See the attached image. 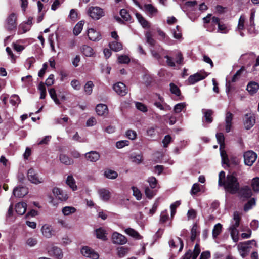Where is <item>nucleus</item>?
I'll list each match as a JSON object with an SVG mask.
<instances>
[{
	"label": "nucleus",
	"mask_w": 259,
	"mask_h": 259,
	"mask_svg": "<svg viewBox=\"0 0 259 259\" xmlns=\"http://www.w3.org/2000/svg\"><path fill=\"white\" fill-rule=\"evenodd\" d=\"M128 252V249L125 247H119L117 249V254L119 257H123Z\"/></svg>",
	"instance_id": "obj_54"
},
{
	"label": "nucleus",
	"mask_w": 259,
	"mask_h": 259,
	"mask_svg": "<svg viewBox=\"0 0 259 259\" xmlns=\"http://www.w3.org/2000/svg\"><path fill=\"white\" fill-rule=\"evenodd\" d=\"M171 32L172 33L173 37L175 38L179 39L182 38V33L178 25H177L175 29L171 30Z\"/></svg>",
	"instance_id": "obj_53"
},
{
	"label": "nucleus",
	"mask_w": 259,
	"mask_h": 259,
	"mask_svg": "<svg viewBox=\"0 0 259 259\" xmlns=\"http://www.w3.org/2000/svg\"><path fill=\"white\" fill-rule=\"evenodd\" d=\"M252 187L254 191H259V178H254L252 180Z\"/></svg>",
	"instance_id": "obj_64"
},
{
	"label": "nucleus",
	"mask_w": 259,
	"mask_h": 259,
	"mask_svg": "<svg viewBox=\"0 0 259 259\" xmlns=\"http://www.w3.org/2000/svg\"><path fill=\"white\" fill-rule=\"evenodd\" d=\"M81 51L87 57H92L94 55L93 49L90 46L83 45L81 48Z\"/></svg>",
	"instance_id": "obj_35"
},
{
	"label": "nucleus",
	"mask_w": 259,
	"mask_h": 259,
	"mask_svg": "<svg viewBox=\"0 0 259 259\" xmlns=\"http://www.w3.org/2000/svg\"><path fill=\"white\" fill-rule=\"evenodd\" d=\"M83 24V21H80L75 25L73 29V33L75 35H78L81 32L82 30Z\"/></svg>",
	"instance_id": "obj_48"
},
{
	"label": "nucleus",
	"mask_w": 259,
	"mask_h": 259,
	"mask_svg": "<svg viewBox=\"0 0 259 259\" xmlns=\"http://www.w3.org/2000/svg\"><path fill=\"white\" fill-rule=\"evenodd\" d=\"M256 55L252 52L248 53L241 56V60L247 63L253 62L255 59Z\"/></svg>",
	"instance_id": "obj_26"
},
{
	"label": "nucleus",
	"mask_w": 259,
	"mask_h": 259,
	"mask_svg": "<svg viewBox=\"0 0 259 259\" xmlns=\"http://www.w3.org/2000/svg\"><path fill=\"white\" fill-rule=\"evenodd\" d=\"M41 233L42 235L47 238H51L53 235L52 227L47 224H45L41 228Z\"/></svg>",
	"instance_id": "obj_24"
},
{
	"label": "nucleus",
	"mask_w": 259,
	"mask_h": 259,
	"mask_svg": "<svg viewBox=\"0 0 259 259\" xmlns=\"http://www.w3.org/2000/svg\"><path fill=\"white\" fill-rule=\"evenodd\" d=\"M245 20L246 17L244 15H242L240 17L236 31H242L244 29Z\"/></svg>",
	"instance_id": "obj_40"
},
{
	"label": "nucleus",
	"mask_w": 259,
	"mask_h": 259,
	"mask_svg": "<svg viewBox=\"0 0 259 259\" xmlns=\"http://www.w3.org/2000/svg\"><path fill=\"white\" fill-rule=\"evenodd\" d=\"M11 104L13 106H16L19 104L20 102L19 97L17 95H13L11 96L10 99Z\"/></svg>",
	"instance_id": "obj_59"
},
{
	"label": "nucleus",
	"mask_w": 259,
	"mask_h": 259,
	"mask_svg": "<svg viewBox=\"0 0 259 259\" xmlns=\"http://www.w3.org/2000/svg\"><path fill=\"white\" fill-rule=\"evenodd\" d=\"M125 232L128 235H130L133 237H134L136 239H141V237L140 235V234L136 230H135L134 229H133L132 228H129L125 229Z\"/></svg>",
	"instance_id": "obj_45"
},
{
	"label": "nucleus",
	"mask_w": 259,
	"mask_h": 259,
	"mask_svg": "<svg viewBox=\"0 0 259 259\" xmlns=\"http://www.w3.org/2000/svg\"><path fill=\"white\" fill-rule=\"evenodd\" d=\"M27 177L28 180L32 183L37 184L43 182L41 178H39L38 174L33 168H30L28 170Z\"/></svg>",
	"instance_id": "obj_10"
},
{
	"label": "nucleus",
	"mask_w": 259,
	"mask_h": 259,
	"mask_svg": "<svg viewBox=\"0 0 259 259\" xmlns=\"http://www.w3.org/2000/svg\"><path fill=\"white\" fill-rule=\"evenodd\" d=\"M100 154L98 152L91 151L85 154L86 159L91 162H96L100 158Z\"/></svg>",
	"instance_id": "obj_23"
},
{
	"label": "nucleus",
	"mask_w": 259,
	"mask_h": 259,
	"mask_svg": "<svg viewBox=\"0 0 259 259\" xmlns=\"http://www.w3.org/2000/svg\"><path fill=\"white\" fill-rule=\"evenodd\" d=\"M222 164L224 168L236 166L240 163V160L234 156H231L229 158L226 151H222L220 153Z\"/></svg>",
	"instance_id": "obj_2"
},
{
	"label": "nucleus",
	"mask_w": 259,
	"mask_h": 259,
	"mask_svg": "<svg viewBox=\"0 0 259 259\" xmlns=\"http://www.w3.org/2000/svg\"><path fill=\"white\" fill-rule=\"evenodd\" d=\"M87 14L93 19L97 20L104 16V10L99 7L91 6L87 9Z\"/></svg>",
	"instance_id": "obj_4"
},
{
	"label": "nucleus",
	"mask_w": 259,
	"mask_h": 259,
	"mask_svg": "<svg viewBox=\"0 0 259 259\" xmlns=\"http://www.w3.org/2000/svg\"><path fill=\"white\" fill-rule=\"evenodd\" d=\"M143 10L150 17H153L156 16L158 12L157 9L151 4H145L144 6Z\"/></svg>",
	"instance_id": "obj_16"
},
{
	"label": "nucleus",
	"mask_w": 259,
	"mask_h": 259,
	"mask_svg": "<svg viewBox=\"0 0 259 259\" xmlns=\"http://www.w3.org/2000/svg\"><path fill=\"white\" fill-rule=\"evenodd\" d=\"M96 111L99 116H106L108 113V109L105 104H99L96 106Z\"/></svg>",
	"instance_id": "obj_21"
},
{
	"label": "nucleus",
	"mask_w": 259,
	"mask_h": 259,
	"mask_svg": "<svg viewBox=\"0 0 259 259\" xmlns=\"http://www.w3.org/2000/svg\"><path fill=\"white\" fill-rule=\"evenodd\" d=\"M200 252V246L198 244H196L195 246L194 249L193 251L190 250L183 257L182 259H196Z\"/></svg>",
	"instance_id": "obj_12"
},
{
	"label": "nucleus",
	"mask_w": 259,
	"mask_h": 259,
	"mask_svg": "<svg viewBox=\"0 0 259 259\" xmlns=\"http://www.w3.org/2000/svg\"><path fill=\"white\" fill-rule=\"evenodd\" d=\"M170 90L172 94L176 95L177 96L180 95L181 92L179 88L174 83H171L170 84Z\"/></svg>",
	"instance_id": "obj_56"
},
{
	"label": "nucleus",
	"mask_w": 259,
	"mask_h": 259,
	"mask_svg": "<svg viewBox=\"0 0 259 259\" xmlns=\"http://www.w3.org/2000/svg\"><path fill=\"white\" fill-rule=\"evenodd\" d=\"M96 237L100 239L105 241L107 239L106 231L103 228H99L96 230Z\"/></svg>",
	"instance_id": "obj_37"
},
{
	"label": "nucleus",
	"mask_w": 259,
	"mask_h": 259,
	"mask_svg": "<svg viewBox=\"0 0 259 259\" xmlns=\"http://www.w3.org/2000/svg\"><path fill=\"white\" fill-rule=\"evenodd\" d=\"M225 190L231 194H235L239 190V184L237 178L233 175H228L223 185Z\"/></svg>",
	"instance_id": "obj_1"
},
{
	"label": "nucleus",
	"mask_w": 259,
	"mask_h": 259,
	"mask_svg": "<svg viewBox=\"0 0 259 259\" xmlns=\"http://www.w3.org/2000/svg\"><path fill=\"white\" fill-rule=\"evenodd\" d=\"M187 104L185 102L178 103L174 107V112L175 113H179L186 107Z\"/></svg>",
	"instance_id": "obj_47"
},
{
	"label": "nucleus",
	"mask_w": 259,
	"mask_h": 259,
	"mask_svg": "<svg viewBox=\"0 0 259 259\" xmlns=\"http://www.w3.org/2000/svg\"><path fill=\"white\" fill-rule=\"evenodd\" d=\"M28 189L25 187L15 188L13 190V195L16 197H22L28 193Z\"/></svg>",
	"instance_id": "obj_22"
},
{
	"label": "nucleus",
	"mask_w": 259,
	"mask_h": 259,
	"mask_svg": "<svg viewBox=\"0 0 259 259\" xmlns=\"http://www.w3.org/2000/svg\"><path fill=\"white\" fill-rule=\"evenodd\" d=\"M13 49L19 54L25 49V46L20 45L18 42H14L12 44Z\"/></svg>",
	"instance_id": "obj_61"
},
{
	"label": "nucleus",
	"mask_w": 259,
	"mask_h": 259,
	"mask_svg": "<svg viewBox=\"0 0 259 259\" xmlns=\"http://www.w3.org/2000/svg\"><path fill=\"white\" fill-rule=\"evenodd\" d=\"M258 89L259 84L255 82H250L247 86V91L251 95L256 93Z\"/></svg>",
	"instance_id": "obj_31"
},
{
	"label": "nucleus",
	"mask_w": 259,
	"mask_h": 259,
	"mask_svg": "<svg viewBox=\"0 0 259 259\" xmlns=\"http://www.w3.org/2000/svg\"><path fill=\"white\" fill-rule=\"evenodd\" d=\"M211 20V24L213 26L208 27L207 30L210 32H213L215 30V25H217L218 26L221 22L220 19L216 17H213Z\"/></svg>",
	"instance_id": "obj_46"
},
{
	"label": "nucleus",
	"mask_w": 259,
	"mask_h": 259,
	"mask_svg": "<svg viewBox=\"0 0 259 259\" xmlns=\"http://www.w3.org/2000/svg\"><path fill=\"white\" fill-rule=\"evenodd\" d=\"M231 237L234 242H237L239 240V231L237 229L229 228Z\"/></svg>",
	"instance_id": "obj_50"
},
{
	"label": "nucleus",
	"mask_w": 259,
	"mask_h": 259,
	"mask_svg": "<svg viewBox=\"0 0 259 259\" xmlns=\"http://www.w3.org/2000/svg\"><path fill=\"white\" fill-rule=\"evenodd\" d=\"M133 195L138 200H141L142 198V194L140 191L135 187H132Z\"/></svg>",
	"instance_id": "obj_63"
},
{
	"label": "nucleus",
	"mask_w": 259,
	"mask_h": 259,
	"mask_svg": "<svg viewBox=\"0 0 259 259\" xmlns=\"http://www.w3.org/2000/svg\"><path fill=\"white\" fill-rule=\"evenodd\" d=\"M59 159L62 163L66 165H71L74 163L73 159L65 154H60Z\"/></svg>",
	"instance_id": "obj_38"
},
{
	"label": "nucleus",
	"mask_w": 259,
	"mask_h": 259,
	"mask_svg": "<svg viewBox=\"0 0 259 259\" xmlns=\"http://www.w3.org/2000/svg\"><path fill=\"white\" fill-rule=\"evenodd\" d=\"M94 84L91 81H88L84 85V90L85 93L88 95H90L92 93Z\"/></svg>",
	"instance_id": "obj_52"
},
{
	"label": "nucleus",
	"mask_w": 259,
	"mask_h": 259,
	"mask_svg": "<svg viewBox=\"0 0 259 259\" xmlns=\"http://www.w3.org/2000/svg\"><path fill=\"white\" fill-rule=\"evenodd\" d=\"M256 245L254 240H248L243 242H240L237 245L238 251L242 258L246 257L250 252L251 248L250 245Z\"/></svg>",
	"instance_id": "obj_3"
},
{
	"label": "nucleus",
	"mask_w": 259,
	"mask_h": 259,
	"mask_svg": "<svg viewBox=\"0 0 259 259\" xmlns=\"http://www.w3.org/2000/svg\"><path fill=\"white\" fill-rule=\"evenodd\" d=\"M52 192L56 198L60 201H66L68 196L67 193L58 188H54Z\"/></svg>",
	"instance_id": "obj_15"
},
{
	"label": "nucleus",
	"mask_w": 259,
	"mask_h": 259,
	"mask_svg": "<svg viewBox=\"0 0 259 259\" xmlns=\"http://www.w3.org/2000/svg\"><path fill=\"white\" fill-rule=\"evenodd\" d=\"M169 244L171 248H177L179 247V251H181L183 248V243L182 239L177 237L175 239H172L169 241Z\"/></svg>",
	"instance_id": "obj_19"
},
{
	"label": "nucleus",
	"mask_w": 259,
	"mask_h": 259,
	"mask_svg": "<svg viewBox=\"0 0 259 259\" xmlns=\"http://www.w3.org/2000/svg\"><path fill=\"white\" fill-rule=\"evenodd\" d=\"M66 184L70 187L73 191L77 190V186L75 184V180L72 176H68L66 180Z\"/></svg>",
	"instance_id": "obj_41"
},
{
	"label": "nucleus",
	"mask_w": 259,
	"mask_h": 259,
	"mask_svg": "<svg viewBox=\"0 0 259 259\" xmlns=\"http://www.w3.org/2000/svg\"><path fill=\"white\" fill-rule=\"evenodd\" d=\"M88 36L92 41H99L101 38L100 32L93 28L88 29Z\"/></svg>",
	"instance_id": "obj_18"
},
{
	"label": "nucleus",
	"mask_w": 259,
	"mask_h": 259,
	"mask_svg": "<svg viewBox=\"0 0 259 259\" xmlns=\"http://www.w3.org/2000/svg\"><path fill=\"white\" fill-rule=\"evenodd\" d=\"M230 30V27L227 24L220 23L218 25L217 32L222 34H227Z\"/></svg>",
	"instance_id": "obj_36"
},
{
	"label": "nucleus",
	"mask_w": 259,
	"mask_h": 259,
	"mask_svg": "<svg viewBox=\"0 0 259 259\" xmlns=\"http://www.w3.org/2000/svg\"><path fill=\"white\" fill-rule=\"evenodd\" d=\"M240 221V216L238 212H234L233 214V221L231 223L230 226V228L237 229L239 226Z\"/></svg>",
	"instance_id": "obj_30"
},
{
	"label": "nucleus",
	"mask_w": 259,
	"mask_h": 259,
	"mask_svg": "<svg viewBox=\"0 0 259 259\" xmlns=\"http://www.w3.org/2000/svg\"><path fill=\"white\" fill-rule=\"evenodd\" d=\"M131 159L133 162L136 164H140L143 160L142 156L140 154L132 155Z\"/></svg>",
	"instance_id": "obj_60"
},
{
	"label": "nucleus",
	"mask_w": 259,
	"mask_h": 259,
	"mask_svg": "<svg viewBox=\"0 0 259 259\" xmlns=\"http://www.w3.org/2000/svg\"><path fill=\"white\" fill-rule=\"evenodd\" d=\"M81 253L83 256L91 259H98L99 254L88 246H83L81 249Z\"/></svg>",
	"instance_id": "obj_8"
},
{
	"label": "nucleus",
	"mask_w": 259,
	"mask_h": 259,
	"mask_svg": "<svg viewBox=\"0 0 259 259\" xmlns=\"http://www.w3.org/2000/svg\"><path fill=\"white\" fill-rule=\"evenodd\" d=\"M113 90L120 96H124L127 93V89L125 85L121 82L115 83L113 86Z\"/></svg>",
	"instance_id": "obj_13"
},
{
	"label": "nucleus",
	"mask_w": 259,
	"mask_h": 259,
	"mask_svg": "<svg viewBox=\"0 0 259 259\" xmlns=\"http://www.w3.org/2000/svg\"><path fill=\"white\" fill-rule=\"evenodd\" d=\"M239 195L241 198L248 199L252 196L251 189L248 186L243 187L240 190Z\"/></svg>",
	"instance_id": "obj_17"
},
{
	"label": "nucleus",
	"mask_w": 259,
	"mask_h": 259,
	"mask_svg": "<svg viewBox=\"0 0 259 259\" xmlns=\"http://www.w3.org/2000/svg\"><path fill=\"white\" fill-rule=\"evenodd\" d=\"M136 17L142 26L144 28H149L150 27L149 23L139 13H136Z\"/></svg>",
	"instance_id": "obj_29"
},
{
	"label": "nucleus",
	"mask_w": 259,
	"mask_h": 259,
	"mask_svg": "<svg viewBox=\"0 0 259 259\" xmlns=\"http://www.w3.org/2000/svg\"><path fill=\"white\" fill-rule=\"evenodd\" d=\"M216 138L218 141V143L220 144V153L222 151H225V144H224V136L222 133H218L216 134Z\"/></svg>",
	"instance_id": "obj_34"
},
{
	"label": "nucleus",
	"mask_w": 259,
	"mask_h": 259,
	"mask_svg": "<svg viewBox=\"0 0 259 259\" xmlns=\"http://www.w3.org/2000/svg\"><path fill=\"white\" fill-rule=\"evenodd\" d=\"M222 229V226L220 223H218L214 225L212 230V237L213 238H216L221 233Z\"/></svg>",
	"instance_id": "obj_44"
},
{
	"label": "nucleus",
	"mask_w": 259,
	"mask_h": 259,
	"mask_svg": "<svg viewBox=\"0 0 259 259\" xmlns=\"http://www.w3.org/2000/svg\"><path fill=\"white\" fill-rule=\"evenodd\" d=\"M110 48L115 52H118L122 49V45L118 40H115L109 44Z\"/></svg>",
	"instance_id": "obj_39"
},
{
	"label": "nucleus",
	"mask_w": 259,
	"mask_h": 259,
	"mask_svg": "<svg viewBox=\"0 0 259 259\" xmlns=\"http://www.w3.org/2000/svg\"><path fill=\"white\" fill-rule=\"evenodd\" d=\"M243 120L245 128L249 130L254 125L255 117L253 113H248L245 115Z\"/></svg>",
	"instance_id": "obj_7"
},
{
	"label": "nucleus",
	"mask_w": 259,
	"mask_h": 259,
	"mask_svg": "<svg viewBox=\"0 0 259 259\" xmlns=\"http://www.w3.org/2000/svg\"><path fill=\"white\" fill-rule=\"evenodd\" d=\"M50 254L57 259H62L63 256V253L62 250L57 247L54 246L49 251Z\"/></svg>",
	"instance_id": "obj_25"
},
{
	"label": "nucleus",
	"mask_w": 259,
	"mask_h": 259,
	"mask_svg": "<svg viewBox=\"0 0 259 259\" xmlns=\"http://www.w3.org/2000/svg\"><path fill=\"white\" fill-rule=\"evenodd\" d=\"M256 200L255 198H251L249 200L247 203H246L244 206V210L245 211H248L251 209L255 205Z\"/></svg>",
	"instance_id": "obj_49"
},
{
	"label": "nucleus",
	"mask_w": 259,
	"mask_h": 259,
	"mask_svg": "<svg viewBox=\"0 0 259 259\" xmlns=\"http://www.w3.org/2000/svg\"><path fill=\"white\" fill-rule=\"evenodd\" d=\"M207 76L205 72H197L189 76L188 81L190 84H193L197 82L203 80Z\"/></svg>",
	"instance_id": "obj_11"
},
{
	"label": "nucleus",
	"mask_w": 259,
	"mask_h": 259,
	"mask_svg": "<svg viewBox=\"0 0 259 259\" xmlns=\"http://www.w3.org/2000/svg\"><path fill=\"white\" fill-rule=\"evenodd\" d=\"M30 26L27 25L26 23H22L20 25L19 27V33H24L29 30L30 29Z\"/></svg>",
	"instance_id": "obj_62"
},
{
	"label": "nucleus",
	"mask_w": 259,
	"mask_h": 259,
	"mask_svg": "<svg viewBox=\"0 0 259 259\" xmlns=\"http://www.w3.org/2000/svg\"><path fill=\"white\" fill-rule=\"evenodd\" d=\"M49 95L54 102L57 105H60L61 102H60L59 99L57 98V95L56 92L54 88L50 89L49 91Z\"/></svg>",
	"instance_id": "obj_42"
},
{
	"label": "nucleus",
	"mask_w": 259,
	"mask_h": 259,
	"mask_svg": "<svg viewBox=\"0 0 259 259\" xmlns=\"http://www.w3.org/2000/svg\"><path fill=\"white\" fill-rule=\"evenodd\" d=\"M245 70V68L244 67H242L239 70H238L236 72V73L233 75L231 80H228L227 79V82H226V86H228L230 84V83H231V82H236V81H237L242 73Z\"/></svg>",
	"instance_id": "obj_33"
},
{
	"label": "nucleus",
	"mask_w": 259,
	"mask_h": 259,
	"mask_svg": "<svg viewBox=\"0 0 259 259\" xmlns=\"http://www.w3.org/2000/svg\"><path fill=\"white\" fill-rule=\"evenodd\" d=\"M155 97L157 100H155L154 102V106L161 110H170V106L165 103L163 98L160 96L159 94H156Z\"/></svg>",
	"instance_id": "obj_9"
},
{
	"label": "nucleus",
	"mask_w": 259,
	"mask_h": 259,
	"mask_svg": "<svg viewBox=\"0 0 259 259\" xmlns=\"http://www.w3.org/2000/svg\"><path fill=\"white\" fill-rule=\"evenodd\" d=\"M98 193L100 198L104 201H107L110 198V192L107 189H101L99 190Z\"/></svg>",
	"instance_id": "obj_28"
},
{
	"label": "nucleus",
	"mask_w": 259,
	"mask_h": 259,
	"mask_svg": "<svg viewBox=\"0 0 259 259\" xmlns=\"http://www.w3.org/2000/svg\"><path fill=\"white\" fill-rule=\"evenodd\" d=\"M212 113L213 112L211 110H206L204 112L205 121L207 122L211 123L212 121V118L211 117Z\"/></svg>",
	"instance_id": "obj_57"
},
{
	"label": "nucleus",
	"mask_w": 259,
	"mask_h": 259,
	"mask_svg": "<svg viewBox=\"0 0 259 259\" xmlns=\"http://www.w3.org/2000/svg\"><path fill=\"white\" fill-rule=\"evenodd\" d=\"M120 15L125 21H128L131 20V16L125 9L120 10Z\"/></svg>",
	"instance_id": "obj_58"
},
{
	"label": "nucleus",
	"mask_w": 259,
	"mask_h": 259,
	"mask_svg": "<svg viewBox=\"0 0 259 259\" xmlns=\"http://www.w3.org/2000/svg\"><path fill=\"white\" fill-rule=\"evenodd\" d=\"M244 163L248 166H251L256 161L257 155L253 151H248L243 155Z\"/></svg>",
	"instance_id": "obj_6"
},
{
	"label": "nucleus",
	"mask_w": 259,
	"mask_h": 259,
	"mask_svg": "<svg viewBox=\"0 0 259 259\" xmlns=\"http://www.w3.org/2000/svg\"><path fill=\"white\" fill-rule=\"evenodd\" d=\"M112 239L114 244H124L127 242V239L124 236L116 232L113 233Z\"/></svg>",
	"instance_id": "obj_14"
},
{
	"label": "nucleus",
	"mask_w": 259,
	"mask_h": 259,
	"mask_svg": "<svg viewBox=\"0 0 259 259\" xmlns=\"http://www.w3.org/2000/svg\"><path fill=\"white\" fill-rule=\"evenodd\" d=\"M38 89L40 93V98L41 99H44L46 95V89L44 84L42 82L40 83L38 86Z\"/></svg>",
	"instance_id": "obj_55"
},
{
	"label": "nucleus",
	"mask_w": 259,
	"mask_h": 259,
	"mask_svg": "<svg viewBox=\"0 0 259 259\" xmlns=\"http://www.w3.org/2000/svg\"><path fill=\"white\" fill-rule=\"evenodd\" d=\"M61 211L64 216L67 217L75 213L76 209L73 206H67L63 207Z\"/></svg>",
	"instance_id": "obj_32"
},
{
	"label": "nucleus",
	"mask_w": 259,
	"mask_h": 259,
	"mask_svg": "<svg viewBox=\"0 0 259 259\" xmlns=\"http://www.w3.org/2000/svg\"><path fill=\"white\" fill-rule=\"evenodd\" d=\"M104 176L110 179H115L118 176V174L115 171L107 169L104 171Z\"/></svg>",
	"instance_id": "obj_43"
},
{
	"label": "nucleus",
	"mask_w": 259,
	"mask_h": 259,
	"mask_svg": "<svg viewBox=\"0 0 259 259\" xmlns=\"http://www.w3.org/2000/svg\"><path fill=\"white\" fill-rule=\"evenodd\" d=\"M198 228L196 224H194L191 229V240L192 241H194L198 234H199V232L198 231Z\"/></svg>",
	"instance_id": "obj_51"
},
{
	"label": "nucleus",
	"mask_w": 259,
	"mask_h": 259,
	"mask_svg": "<svg viewBox=\"0 0 259 259\" xmlns=\"http://www.w3.org/2000/svg\"><path fill=\"white\" fill-rule=\"evenodd\" d=\"M233 115L230 112H227L225 116V131L227 133L230 132L232 126Z\"/></svg>",
	"instance_id": "obj_20"
},
{
	"label": "nucleus",
	"mask_w": 259,
	"mask_h": 259,
	"mask_svg": "<svg viewBox=\"0 0 259 259\" xmlns=\"http://www.w3.org/2000/svg\"><path fill=\"white\" fill-rule=\"evenodd\" d=\"M17 16L16 14L12 13L10 14L6 20L5 27L9 30H12L16 28Z\"/></svg>",
	"instance_id": "obj_5"
},
{
	"label": "nucleus",
	"mask_w": 259,
	"mask_h": 259,
	"mask_svg": "<svg viewBox=\"0 0 259 259\" xmlns=\"http://www.w3.org/2000/svg\"><path fill=\"white\" fill-rule=\"evenodd\" d=\"M27 204L25 202H19L15 205L16 212L19 215H23L26 212Z\"/></svg>",
	"instance_id": "obj_27"
}]
</instances>
